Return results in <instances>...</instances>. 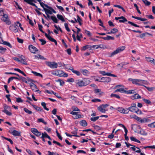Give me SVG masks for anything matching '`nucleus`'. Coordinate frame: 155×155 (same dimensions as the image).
<instances>
[{
  "label": "nucleus",
  "mask_w": 155,
  "mask_h": 155,
  "mask_svg": "<svg viewBox=\"0 0 155 155\" xmlns=\"http://www.w3.org/2000/svg\"><path fill=\"white\" fill-rule=\"evenodd\" d=\"M90 80L87 78H84L82 80H78L76 81V84L79 87L86 86L89 84Z\"/></svg>",
  "instance_id": "f257e3e1"
},
{
  "label": "nucleus",
  "mask_w": 155,
  "mask_h": 155,
  "mask_svg": "<svg viewBox=\"0 0 155 155\" xmlns=\"http://www.w3.org/2000/svg\"><path fill=\"white\" fill-rule=\"evenodd\" d=\"M128 80L129 81H132V83L134 84L142 86H144V85L143 84H146L147 82L146 81L144 80L134 79L131 78H129Z\"/></svg>",
  "instance_id": "f03ea898"
},
{
  "label": "nucleus",
  "mask_w": 155,
  "mask_h": 155,
  "mask_svg": "<svg viewBox=\"0 0 155 155\" xmlns=\"http://www.w3.org/2000/svg\"><path fill=\"white\" fill-rule=\"evenodd\" d=\"M125 47L124 46H122L118 47L116 50L114 51L111 53L110 57H113L114 55L124 51L125 49Z\"/></svg>",
  "instance_id": "7ed1b4c3"
},
{
  "label": "nucleus",
  "mask_w": 155,
  "mask_h": 155,
  "mask_svg": "<svg viewBox=\"0 0 155 155\" xmlns=\"http://www.w3.org/2000/svg\"><path fill=\"white\" fill-rule=\"evenodd\" d=\"M45 64L51 69L56 68L58 67L57 63L54 62L46 61Z\"/></svg>",
  "instance_id": "20e7f679"
},
{
  "label": "nucleus",
  "mask_w": 155,
  "mask_h": 155,
  "mask_svg": "<svg viewBox=\"0 0 155 155\" xmlns=\"http://www.w3.org/2000/svg\"><path fill=\"white\" fill-rule=\"evenodd\" d=\"M40 4L41 6L44 9V6L47 8L49 9L54 13H56V12L51 7L48 6L47 5L44 4L42 2H41V0H37Z\"/></svg>",
  "instance_id": "39448f33"
},
{
  "label": "nucleus",
  "mask_w": 155,
  "mask_h": 155,
  "mask_svg": "<svg viewBox=\"0 0 155 155\" xmlns=\"http://www.w3.org/2000/svg\"><path fill=\"white\" fill-rule=\"evenodd\" d=\"M1 18V20L5 22L7 24L9 25L11 22L8 19V16L6 14L4 15Z\"/></svg>",
  "instance_id": "423d86ee"
},
{
  "label": "nucleus",
  "mask_w": 155,
  "mask_h": 155,
  "mask_svg": "<svg viewBox=\"0 0 155 155\" xmlns=\"http://www.w3.org/2000/svg\"><path fill=\"white\" fill-rule=\"evenodd\" d=\"M28 48L30 52L33 54H35L36 52L38 51V49L36 48L31 45L28 46Z\"/></svg>",
  "instance_id": "0eeeda50"
},
{
  "label": "nucleus",
  "mask_w": 155,
  "mask_h": 155,
  "mask_svg": "<svg viewBox=\"0 0 155 155\" xmlns=\"http://www.w3.org/2000/svg\"><path fill=\"white\" fill-rule=\"evenodd\" d=\"M108 105L107 104H102L100 105L97 107L98 110L102 113H105L106 110L105 108L107 106H108Z\"/></svg>",
  "instance_id": "6e6552de"
},
{
  "label": "nucleus",
  "mask_w": 155,
  "mask_h": 155,
  "mask_svg": "<svg viewBox=\"0 0 155 155\" xmlns=\"http://www.w3.org/2000/svg\"><path fill=\"white\" fill-rule=\"evenodd\" d=\"M115 19L116 20H119V22L120 23H124L126 22H127V19L124 16H121L120 17H115Z\"/></svg>",
  "instance_id": "1a4fd4ad"
},
{
  "label": "nucleus",
  "mask_w": 155,
  "mask_h": 155,
  "mask_svg": "<svg viewBox=\"0 0 155 155\" xmlns=\"http://www.w3.org/2000/svg\"><path fill=\"white\" fill-rule=\"evenodd\" d=\"M136 103H132L130 107H128L129 111L134 113L137 107Z\"/></svg>",
  "instance_id": "9d476101"
},
{
  "label": "nucleus",
  "mask_w": 155,
  "mask_h": 155,
  "mask_svg": "<svg viewBox=\"0 0 155 155\" xmlns=\"http://www.w3.org/2000/svg\"><path fill=\"white\" fill-rule=\"evenodd\" d=\"M137 121L141 123H143L150 122L151 121V120L148 118L144 117L143 118H141L139 117V119Z\"/></svg>",
  "instance_id": "9b49d317"
},
{
  "label": "nucleus",
  "mask_w": 155,
  "mask_h": 155,
  "mask_svg": "<svg viewBox=\"0 0 155 155\" xmlns=\"http://www.w3.org/2000/svg\"><path fill=\"white\" fill-rule=\"evenodd\" d=\"M30 85L31 88L33 91H34L35 90V92H40V93H41V91H39L36 85L35 84H34L33 82L30 83Z\"/></svg>",
  "instance_id": "f8f14e48"
},
{
  "label": "nucleus",
  "mask_w": 155,
  "mask_h": 155,
  "mask_svg": "<svg viewBox=\"0 0 155 155\" xmlns=\"http://www.w3.org/2000/svg\"><path fill=\"white\" fill-rule=\"evenodd\" d=\"M45 35L46 37L49 40L52 42H54L56 45H57V43L56 41L54 38H52L49 35H48L46 33H45Z\"/></svg>",
  "instance_id": "ddd939ff"
},
{
  "label": "nucleus",
  "mask_w": 155,
  "mask_h": 155,
  "mask_svg": "<svg viewBox=\"0 0 155 155\" xmlns=\"http://www.w3.org/2000/svg\"><path fill=\"white\" fill-rule=\"evenodd\" d=\"M58 76L59 77H67L68 76V75L67 73H64L63 71H58Z\"/></svg>",
  "instance_id": "4468645a"
},
{
  "label": "nucleus",
  "mask_w": 155,
  "mask_h": 155,
  "mask_svg": "<svg viewBox=\"0 0 155 155\" xmlns=\"http://www.w3.org/2000/svg\"><path fill=\"white\" fill-rule=\"evenodd\" d=\"M100 79L101 80V81H99V82H109L111 81V79L108 77H102L100 78Z\"/></svg>",
  "instance_id": "2eb2a0df"
},
{
  "label": "nucleus",
  "mask_w": 155,
  "mask_h": 155,
  "mask_svg": "<svg viewBox=\"0 0 155 155\" xmlns=\"http://www.w3.org/2000/svg\"><path fill=\"white\" fill-rule=\"evenodd\" d=\"M141 98V97L137 93L135 94L130 97V98L133 100L140 99Z\"/></svg>",
  "instance_id": "dca6fc26"
},
{
  "label": "nucleus",
  "mask_w": 155,
  "mask_h": 155,
  "mask_svg": "<svg viewBox=\"0 0 155 155\" xmlns=\"http://www.w3.org/2000/svg\"><path fill=\"white\" fill-rule=\"evenodd\" d=\"M17 26V25H12L9 27V29L14 32H16L18 31Z\"/></svg>",
  "instance_id": "f3484780"
},
{
  "label": "nucleus",
  "mask_w": 155,
  "mask_h": 155,
  "mask_svg": "<svg viewBox=\"0 0 155 155\" xmlns=\"http://www.w3.org/2000/svg\"><path fill=\"white\" fill-rule=\"evenodd\" d=\"M24 1L28 4L35 7L36 8H38V7L36 5L33 3V0H24Z\"/></svg>",
  "instance_id": "a211bd4d"
},
{
  "label": "nucleus",
  "mask_w": 155,
  "mask_h": 155,
  "mask_svg": "<svg viewBox=\"0 0 155 155\" xmlns=\"http://www.w3.org/2000/svg\"><path fill=\"white\" fill-rule=\"evenodd\" d=\"M87 49H89L90 50H91V46L89 45H86L82 47L81 50L82 51H84Z\"/></svg>",
  "instance_id": "6ab92c4d"
},
{
  "label": "nucleus",
  "mask_w": 155,
  "mask_h": 155,
  "mask_svg": "<svg viewBox=\"0 0 155 155\" xmlns=\"http://www.w3.org/2000/svg\"><path fill=\"white\" fill-rule=\"evenodd\" d=\"M14 136H21V133L15 130H14L11 133Z\"/></svg>",
  "instance_id": "aec40b11"
},
{
  "label": "nucleus",
  "mask_w": 155,
  "mask_h": 155,
  "mask_svg": "<svg viewBox=\"0 0 155 155\" xmlns=\"http://www.w3.org/2000/svg\"><path fill=\"white\" fill-rule=\"evenodd\" d=\"M94 91L95 94H97L99 96H101L104 94V93L101 91L100 89H96L94 90Z\"/></svg>",
  "instance_id": "412c9836"
},
{
  "label": "nucleus",
  "mask_w": 155,
  "mask_h": 155,
  "mask_svg": "<svg viewBox=\"0 0 155 155\" xmlns=\"http://www.w3.org/2000/svg\"><path fill=\"white\" fill-rule=\"evenodd\" d=\"M100 38L103 39L105 40H114V38L109 35H107L106 37H101Z\"/></svg>",
  "instance_id": "4be33fe9"
},
{
  "label": "nucleus",
  "mask_w": 155,
  "mask_h": 155,
  "mask_svg": "<svg viewBox=\"0 0 155 155\" xmlns=\"http://www.w3.org/2000/svg\"><path fill=\"white\" fill-rule=\"evenodd\" d=\"M80 71L85 76H88L90 73L89 71L86 69H81Z\"/></svg>",
  "instance_id": "5701e85b"
},
{
  "label": "nucleus",
  "mask_w": 155,
  "mask_h": 155,
  "mask_svg": "<svg viewBox=\"0 0 155 155\" xmlns=\"http://www.w3.org/2000/svg\"><path fill=\"white\" fill-rule=\"evenodd\" d=\"M79 124L81 126L83 127H86L87 125V123L85 120H82L80 121Z\"/></svg>",
  "instance_id": "b1692460"
},
{
  "label": "nucleus",
  "mask_w": 155,
  "mask_h": 155,
  "mask_svg": "<svg viewBox=\"0 0 155 155\" xmlns=\"http://www.w3.org/2000/svg\"><path fill=\"white\" fill-rule=\"evenodd\" d=\"M147 35H149L151 36H153L151 34L149 33H148L147 32H145L144 33H143L140 35L139 36V37L140 38H142L144 37L147 36Z\"/></svg>",
  "instance_id": "393cba45"
},
{
  "label": "nucleus",
  "mask_w": 155,
  "mask_h": 155,
  "mask_svg": "<svg viewBox=\"0 0 155 155\" xmlns=\"http://www.w3.org/2000/svg\"><path fill=\"white\" fill-rule=\"evenodd\" d=\"M1 44L8 46L10 48H12V46L10 44V43L7 41H5L2 40V41Z\"/></svg>",
  "instance_id": "a878e982"
},
{
  "label": "nucleus",
  "mask_w": 155,
  "mask_h": 155,
  "mask_svg": "<svg viewBox=\"0 0 155 155\" xmlns=\"http://www.w3.org/2000/svg\"><path fill=\"white\" fill-rule=\"evenodd\" d=\"M57 17L58 19L61 21L63 22L65 21V20L64 19L63 16L61 15L58 14L57 15Z\"/></svg>",
  "instance_id": "bb28decb"
},
{
  "label": "nucleus",
  "mask_w": 155,
  "mask_h": 155,
  "mask_svg": "<svg viewBox=\"0 0 155 155\" xmlns=\"http://www.w3.org/2000/svg\"><path fill=\"white\" fill-rule=\"evenodd\" d=\"M72 72L74 74H76L77 76H79L81 75V73L80 71H78L74 70V69H73Z\"/></svg>",
  "instance_id": "cd10ccee"
},
{
  "label": "nucleus",
  "mask_w": 155,
  "mask_h": 155,
  "mask_svg": "<svg viewBox=\"0 0 155 155\" xmlns=\"http://www.w3.org/2000/svg\"><path fill=\"white\" fill-rule=\"evenodd\" d=\"M136 93V92L134 90H130L128 91H126V94H132Z\"/></svg>",
  "instance_id": "c85d7f7f"
},
{
  "label": "nucleus",
  "mask_w": 155,
  "mask_h": 155,
  "mask_svg": "<svg viewBox=\"0 0 155 155\" xmlns=\"http://www.w3.org/2000/svg\"><path fill=\"white\" fill-rule=\"evenodd\" d=\"M55 81L59 82L60 85L61 86H63L65 83L64 81L61 79H58V80H55Z\"/></svg>",
  "instance_id": "c756f323"
},
{
  "label": "nucleus",
  "mask_w": 155,
  "mask_h": 155,
  "mask_svg": "<svg viewBox=\"0 0 155 155\" xmlns=\"http://www.w3.org/2000/svg\"><path fill=\"white\" fill-rule=\"evenodd\" d=\"M50 18L54 23H58V20L55 16H51Z\"/></svg>",
  "instance_id": "7c9ffc66"
},
{
  "label": "nucleus",
  "mask_w": 155,
  "mask_h": 155,
  "mask_svg": "<svg viewBox=\"0 0 155 155\" xmlns=\"http://www.w3.org/2000/svg\"><path fill=\"white\" fill-rule=\"evenodd\" d=\"M130 139L132 141L138 143H140V140H138L134 137H130Z\"/></svg>",
  "instance_id": "2f4dec72"
},
{
  "label": "nucleus",
  "mask_w": 155,
  "mask_h": 155,
  "mask_svg": "<svg viewBox=\"0 0 155 155\" xmlns=\"http://www.w3.org/2000/svg\"><path fill=\"white\" fill-rule=\"evenodd\" d=\"M31 72L33 74H34L36 76L40 77H41L42 78V77H43L42 75L40 73H38V72H36L35 71H32Z\"/></svg>",
  "instance_id": "473e14b6"
},
{
  "label": "nucleus",
  "mask_w": 155,
  "mask_h": 155,
  "mask_svg": "<svg viewBox=\"0 0 155 155\" xmlns=\"http://www.w3.org/2000/svg\"><path fill=\"white\" fill-rule=\"evenodd\" d=\"M24 58V57L23 56L21 58V60L20 61L23 64L26 65L27 64V63L25 61V59H24L23 58Z\"/></svg>",
  "instance_id": "72a5a7b5"
},
{
  "label": "nucleus",
  "mask_w": 155,
  "mask_h": 155,
  "mask_svg": "<svg viewBox=\"0 0 155 155\" xmlns=\"http://www.w3.org/2000/svg\"><path fill=\"white\" fill-rule=\"evenodd\" d=\"M110 96L111 97H115L118 99H120V97L118 95L116 94H112Z\"/></svg>",
  "instance_id": "f704fd0d"
},
{
  "label": "nucleus",
  "mask_w": 155,
  "mask_h": 155,
  "mask_svg": "<svg viewBox=\"0 0 155 155\" xmlns=\"http://www.w3.org/2000/svg\"><path fill=\"white\" fill-rule=\"evenodd\" d=\"M130 117L131 118H134L137 121L139 119V117L137 116L135 114H132L130 115Z\"/></svg>",
  "instance_id": "c9c22d12"
},
{
  "label": "nucleus",
  "mask_w": 155,
  "mask_h": 155,
  "mask_svg": "<svg viewBox=\"0 0 155 155\" xmlns=\"http://www.w3.org/2000/svg\"><path fill=\"white\" fill-rule=\"evenodd\" d=\"M129 110L128 108L125 107V108H123V111L122 112V114H127L129 113Z\"/></svg>",
  "instance_id": "e433bc0d"
},
{
  "label": "nucleus",
  "mask_w": 155,
  "mask_h": 155,
  "mask_svg": "<svg viewBox=\"0 0 155 155\" xmlns=\"http://www.w3.org/2000/svg\"><path fill=\"white\" fill-rule=\"evenodd\" d=\"M41 105L43 107V108L47 111H48L49 109L46 106V104L44 102H42L41 103Z\"/></svg>",
  "instance_id": "4c0bfd02"
},
{
  "label": "nucleus",
  "mask_w": 155,
  "mask_h": 155,
  "mask_svg": "<svg viewBox=\"0 0 155 155\" xmlns=\"http://www.w3.org/2000/svg\"><path fill=\"white\" fill-rule=\"evenodd\" d=\"M33 107L36 110L39 111H41L43 110V109L40 107H38L35 105L34 106V107Z\"/></svg>",
  "instance_id": "58836bf2"
},
{
  "label": "nucleus",
  "mask_w": 155,
  "mask_h": 155,
  "mask_svg": "<svg viewBox=\"0 0 155 155\" xmlns=\"http://www.w3.org/2000/svg\"><path fill=\"white\" fill-rule=\"evenodd\" d=\"M139 133L143 136H146L147 135V133L143 129H141Z\"/></svg>",
  "instance_id": "ea45409f"
},
{
  "label": "nucleus",
  "mask_w": 155,
  "mask_h": 155,
  "mask_svg": "<svg viewBox=\"0 0 155 155\" xmlns=\"http://www.w3.org/2000/svg\"><path fill=\"white\" fill-rule=\"evenodd\" d=\"M6 49L0 46V52L2 54H4L6 50Z\"/></svg>",
  "instance_id": "a19ab883"
},
{
  "label": "nucleus",
  "mask_w": 155,
  "mask_h": 155,
  "mask_svg": "<svg viewBox=\"0 0 155 155\" xmlns=\"http://www.w3.org/2000/svg\"><path fill=\"white\" fill-rule=\"evenodd\" d=\"M43 9L45 11L46 15H47L48 14H52L51 12L48 9L45 8H44V9Z\"/></svg>",
  "instance_id": "79ce46f5"
},
{
  "label": "nucleus",
  "mask_w": 155,
  "mask_h": 155,
  "mask_svg": "<svg viewBox=\"0 0 155 155\" xmlns=\"http://www.w3.org/2000/svg\"><path fill=\"white\" fill-rule=\"evenodd\" d=\"M35 57L37 58H40L43 60H45L46 59L43 56L41 55L40 54H38L37 55H36Z\"/></svg>",
  "instance_id": "37998d69"
},
{
  "label": "nucleus",
  "mask_w": 155,
  "mask_h": 155,
  "mask_svg": "<svg viewBox=\"0 0 155 155\" xmlns=\"http://www.w3.org/2000/svg\"><path fill=\"white\" fill-rule=\"evenodd\" d=\"M128 23L130 25H131L133 26H134L137 27V28H139L140 27L138 25L130 21H128Z\"/></svg>",
  "instance_id": "c03bdc74"
},
{
  "label": "nucleus",
  "mask_w": 155,
  "mask_h": 155,
  "mask_svg": "<svg viewBox=\"0 0 155 155\" xmlns=\"http://www.w3.org/2000/svg\"><path fill=\"white\" fill-rule=\"evenodd\" d=\"M134 113L137 114L141 115L143 114L141 111L138 108L136 109V110Z\"/></svg>",
  "instance_id": "a18cd8bd"
},
{
  "label": "nucleus",
  "mask_w": 155,
  "mask_h": 155,
  "mask_svg": "<svg viewBox=\"0 0 155 155\" xmlns=\"http://www.w3.org/2000/svg\"><path fill=\"white\" fill-rule=\"evenodd\" d=\"M2 112H4L7 115L9 116L12 115V114L11 112L8 111L7 110H3Z\"/></svg>",
  "instance_id": "49530a36"
},
{
  "label": "nucleus",
  "mask_w": 155,
  "mask_h": 155,
  "mask_svg": "<svg viewBox=\"0 0 155 155\" xmlns=\"http://www.w3.org/2000/svg\"><path fill=\"white\" fill-rule=\"evenodd\" d=\"M38 122H42L45 124H46L47 123L45 122L42 118H39L38 119Z\"/></svg>",
  "instance_id": "de8ad7c7"
},
{
  "label": "nucleus",
  "mask_w": 155,
  "mask_h": 155,
  "mask_svg": "<svg viewBox=\"0 0 155 155\" xmlns=\"http://www.w3.org/2000/svg\"><path fill=\"white\" fill-rule=\"evenodd\" d=\"M24 110L26 113L31 114L32 113V112L31 111L28 110L27 108H24L23 109Z\"/></svg>",
  "instance_id": "09e8293b"
},
{
  "label": "nucleus",
  "mask_w": 155,
  "mask_h": 155,
  "mask_svg": "<svg viewBox=\"0 0 155 155\" xmlns=\"http://www.w3.org/2000/svg\"><path fill=\"white\" fill-rule=\"evenodd\" d=\"M75 116L73 117V118L74 119L80 118L81 117V115L80 114H78V112H77V114H75Z\"/></svg>",
  "instance_id": "8fccbe9b"
},
{
  "label": "nucleus",
  "mask_w": 155,
  "mask_h": 155,
  "mask_svg": "<svg viewBox=\"0 0 155 155\" xmlns=\"http://www.w3.org/2000/svg\"><path fill=\"white\" fill-rule=\"evenodd\" d=\"M2 137L4 138V139H5V140H8V141H9L10 143L12 144H13V141H12V140L11 139H10V138H7V137H5L3 136H2Z\"/></svg>",
  "instance_id": "3c124183"
},
{
  "label": "nucleus",
  "mask_w": 155,
  "mask_h": 155,
  "mask_svg": "<svg viewBox=\"0 0 155 155\" xmlns=\"http://www.w3.org/2000/svg\"><path fill=\"white\" fill-rule=\"evenodd\" d=\"M38 28L39 30L42 33L45 34V32L42 30L43 26L41 25L38 24Z\"/></svg>",
  "instance_id": "603ef678"
},
{
  "label": "nucleus",
  "mask_w": 155,
  "mask_h": 155,
  "mask_svg": "<svg viewBox=\"0 0 155 155\" xmlns=\"http://www.w3.org/2000/svg\"><path fill=\"white\" fill-rule=\"evenodd\" d=\"M148 126L150 127L155 128V121L148 124Z\"/></svg>",
  "instance_id": "864d4df0"
},
{
  "label": "nucleus",
  "mask_w": 155,
  "mask_h": 155,
  "mask_svg": "<svg viewBox=\"0 0 155 155\" xmlns=\"http://www.w3.org/2000/svg\"><path fill=\"white\" fill-rule=\"evenodd\" d=\"M99 73L103 75H107L108 76L109 73H106L105 71H99Z\"/></svg>",
  "instance_id": "5fc2aeb1"
},
{
  "label": "nucleus",
  "mask_w": 155,
  "mask_h": 155,
  "mask_svg": "<svg viewBox=\"0 0 155 155\" xmlns=\"http://www.w3.org/2000/svg\"><path fill=\"white\" fill-rule=\"evenodd\" d=\"M66 65V66L64 67L66 69H68V70H69L71 71H72L73 69L74 68L73 67H71V65Z\"/></svg>",
  "instance_id": "6e6d98bb"
},
{
  "label": "nucleus",
  "mask_w": 155,
  "mask_h": 155,
  "mask_svg": "<svg viewBox=\"0 0 155 155\" xmlns=\"http://www.w3.org/2000/svg\"><path fill=\"white\" fill-rule=\"evenodd\" d=\"M99 116H97L95 117H91L90 120L92 121L95 122L99 118Z\"/></svg>",
  "instance_id": "4d7b16f0"
},
{
  "label": "nucleus",
  "mask_w": 155,
  "mask_h": 155,
  "mask_svg": "<svg viewBox=\"0 0 155 155\" xmlns=\"http://www.w3.org/2000/svg\"><path fill=\"white\" fill-rule=\"evenodd\" d=\"M142 1L144 3V4H145L146 5H147V6L149 5L150 4V3H151L150 2L148 1L147 0H143Z\"/></svg>",
  "instance_id": "13d9d810"
},
{
  "label": "nucleus",
  "mask_w": 155,
  "mask_h": 155,
  "mask_svg": "<svg viewBox=\"0 0 155 155\" xmlns=\"http://www.w3.org/2000/svg\"><path fill=\"white\" fill-rule=\"evenodd\" d=\"M31 130L34 134H35L38 131L37 129L35 128H31Z\"/></svg>",
  "instance_id": "bf43d9fd"
},
{
  "label": "nucleus",
  "mask_w": 155,
  "mask_h": 155,
  "mask_svg": "<svg viewBox=\"0 0 155 155\" xmlns=\"http://www.w3.org/2000/svg\"><path fill=\"white\" fill-rule=\"evenodd\" d=\"M48 135V134H47V133L46 132H44V133H42V136L41 137V138H47Z\"/></svg>",
  "instance_id": "052dcab7"
},
{
  "label": "nucleus",
  "mask_w": 155,
  "mask_h": 155,
  "mask_svg": "<svg viewBox=\"0 0 155 155\" xmlns=\"http://www.w3.org/2000/svg\"><path fill=\"white\" fill-rule=\"evenodd\" d=\"M84 32L87 34L88 36H91V35L92 34L90 32L86 29L84 30Z\"/></svg>",
  "instance_id": "680f3d73"
},
{
  "label": "nucleus",
  "mask_w": 155,
  "mask_h": 155,
  "mask_svg": "<svg viewBox=\"0 0 155 155\" xmlns=\"http://www.w3.org/2000/svg\"><path fill=\"white\" fill-rule=\"evenodd\" d=\"M64 26L66 30L68 32H70V30L68 27V25L67 23H65L64 24Z\"/></svg>",
  "instance_id": "e2e57ef3"
},
{
  "label": "nucleus",
  "mask_w": 155,
  "mask_h": 155,
  "mask_svg": "<svg viewBox=\"0 0 155 155\" xmlns=\"http://www.w3.org/2000/svg\"><path fill=\"white\" fill-rule=\"evenodd\" d=\"M123 108L122 107H118L116 109V110H117L118 111L122 113L123 111Z\"/></svg>",
  "instance_id": "0e129e2a"
},
{
  "label": "nucleus",
  "mask_w": 155,
  "mask_h": 155,
  "mask_svg": "<svg viewBox=\"0 0 155 155\" xmlns=\"http://www.w3.org/2000/svg\"><path fill=\"white\" fill-rule=\"evenodd\" d=\"M93 127H94V129L96 130H99L101 129V127L98 125H94V126H93Z\"/></svg>",
  "instance_id": "69168bd1"
},
{
  "label": "nucleus",
  "mask_w": 155,
  "mask_h": 155,
  "mask_svg": "<svg viewBox=\"0 0 155 155\" xmlns=\"http://www.w3.org/2000/svg\"><path fill=\"white\" fill-rule=\"evenodd\" d=\"M57 64L58 65H59V67H60L62 66H63V67H65L66 65V64H64V63H62L61 62H58L57 63Z\"/></svg>",
  "instance_id": "338daca9"
},
{
  "label": "nucleus",
  "mask_w": 155,
  "mask_h": 155,
  "mask_svg": "<svg viewBox=\"0 0 155 155\" xmlns=\"http://www.w3.org/2000/svg\"><path fill=\"white\" fill-rule=\"evenodd\" d=\"M39 41L41 42V45H44L46 44V41L42 39H39Z\"/></svg>",
  "instance_id": "774afa93"
}]
</instances>
